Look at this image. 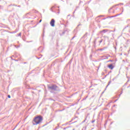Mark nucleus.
Returning a JSON list of instances; mask_svg holds the SVG:
<instances>
[{"label": "nucleus", "mask_w": 130, "mask_h": 130, "mask_svg": "<svg viewBox=\"0 0 130 130\" xmlns=\"http://www.w3.org/2000/svg\"><path fill=\"white\" fill-rule=\"evenodd\" d=\"M42 120H43V117H42V116L41 115L35 117L33 119V121L35 122L36 124H39V123H40Z\"/></svg>", "instance_id": "1"}, {"label": "nucleus", "mask_w": 130, "mask_h": 130, "mask_svg": "<svg viewBox=\"0 0 130 130\" xmlns=\"http://www.w3.org/2000/svg\"><path fill=\"white\" fill-rule=\"evenodd\" d=\"M55 23V20L54 19H51L50 24L52 27H54V23Z\"/></svg>", "instance_id": "2"}, {"label": "nucleus", "mask_w": 130, "mask_h": 130, "mask_svg": "<svg viewBox=\"0 0 130 130\" xmlns=\"http://www.w3.org/2000/svg\"><path fill=\"white\" fill-rule=\"evenodd\" d=\"M57 88V86L56 85H53L52 86H49V89H51V90H55Z\"/></svg>", "instance_id": "3"}, {"label": "nucleus", "mask_w": 130, "mask_h": 130, "mask_svg": "<svg viewBox=\"0 0 130 130\" xmlns=\"http://www.w3.org/2000/svg\"><path fill=\"white\" fill-rule=\"evenodd\" d=\"M108 68H109V69L110 70H113V69H114V66H113L112 64H110L108 66Z\"/></svg>", "instance_id": "4"}, {"label": "nucleus", "mask_w": 130, "mask_h": 130, "mask_svg": "<svg viewBox=\"0 0 130 130\" xmlns=\"http://www.w3.org/2000/svg\"><path fill=\"white\" fill-rule=\"evenodd\" d=\"M8 98H11V95H8Z\"/></svg>", "instance_id": "5"}, {"label": "nucleus", "mask_w": 130, "mask_h": 130, "mask_svg": "<svg viewBox=\"0 0 130 130\" xmlns=\"http://www.w3.org/2000/svg\"><path fill=\"white\" fill-rule=\"evenodd\" d=\"M42 21V20H40V23H41Z\"/></svg>", "instance_id": "6"}]
</instances>
